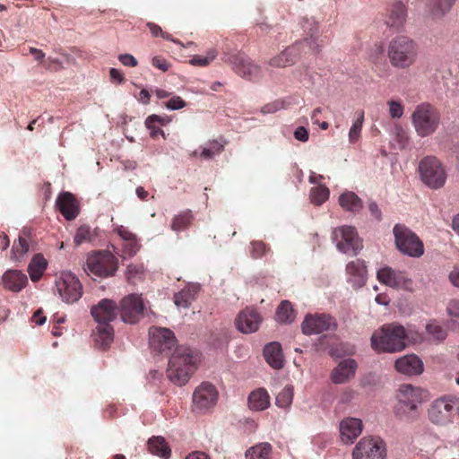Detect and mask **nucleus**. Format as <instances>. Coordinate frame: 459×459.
Here are the masks:
<instances>
[{"instance_id": "nucleus-1", "label": "nucleus", "mask_w": 459, "mask_h": 459, "mask_svg": "<svg viewBox=\"0 0 459 459\" xmlns=\"http://www.w3.org/2000/svg\"><path fill=\"white\" fill-rule=\"evenodd\" d=\"M422 335L414 329L397 324H387L375 331L371 336V347L377 352H398L411 343L422 341Z\"/></svg>"}, {"instance_id": "nucleus-2", "label": "nucleus", "mask_w": 459, "mask_h": 459, "mask_svg": "<svg viewBox=\"0 0 459 459\" xmlns=\"http://www.w3.org/2000/svg\"><path fill=\"white\" fill-rule=\"evenodd\" d=\"M198 360V354L191 349L184 346L177 347L169 361L167 370L169 379L175 385H185L196 369Z\"/></svg>"}, {"instance_id": "nucleus-3", "label": "nucleus", "mask_w": 459, "mask_h": 459, "mask_svg": "<svg viewBox=\"0 0 459 459\" xmlns=\"http://www.w3.org/2000/svg\"><path fill=\"white\" fill-rule=\"evenodd\" d=\"M419 48L416 41L408 36L393 38L387 47V56L393 67L407 69L417 61Z\"/></svg>"}, {"instance_id": "nucleus-4", "label": "nucleus", "mask_w": 459, "mask_h": 459, "mask_svg": "<svg viewBox=\"0 0 459 459\" xmlns=\"http://www.w3.org/2000/svg\"><path fill=\"white\" fill-rule=\"evenodd\" d=\"M440 119L441 115L437 108L429 102L417 105L411 114L412 125L421 137L434 134L440 124Z\"/></svg>"}, {"instance_id": "nucleus-5", "label": "nucleus", "mask_w": 459, "mask_h": 459, "mask_svg": "<svg viewBox=\"0 0 459 459\" xmlns=\"http://www.w3.org/2000/svg\"><path fill=\"white\" fill-rule=\"evenodd\" d=\"M428 417L437 426L452 424L459 417L458 400L447 395L434 400L428 409Z\"/></svg>"}, {"instance_id": "nucleus-6", "label": "nucleus", "mask_w": 459, "mask_h": 459, "mask_svg": "<svg viewBox=\"0 0 459 459\" xmlns=\"http://www.w3.org/2000/svg\"><path fill=\"white\" fill-rule=\"evenodd\" d=\"M418 171L420 180L429 188H441L446 181L445 168L434 156L424 157L419 163Z\"/></svg>"}, {"instance_id": "nucleus-7", "label": "nucleus", "mask_w": 459, "mask_h": 459, "mask_svg": "<svg viewBox=\"0 0 459 459\" xmlns=\"http://www.w3.org/2000/svg\"><path fill=\"white\" fill-rule=\"evenodd\" d=\"M427 390L409 384L400 385L397 394L398 410L407 415H415L419 405L429 400Z\"/></svg>"}, {"instance_id": "nucleus-8", "label": "nucleus", "mask_w": 459, "mask_h": 459, "mask_svg": "<svg viewBox=\"0 0 459 459\" xmlns=\"http://www.w3.org/2000/svg\"><path fill=\"white\" fill-rule=\"evenodd\" d=\"M117 270V259L109 251H98L87 257L85 271L99 278L113 276Z\"/></svg>"}, {"instance_id": "nucleus-9", "label": "nucleus", "mask_w": 459, "mask_h": 459, "mask_svg": "<svg viewBox=\"0 0 459 459\" xmlns=\"http://www.w3.org/2000/svg\"><path fill=\"white\" fill-rule=\"evenodd\" d=\"M394 235L397 248L412 257H420L424 253L423 244L418 236L402 224L394 227Z\"/></svg>"}, {"instance_id": "nucleus-10", "label": "nucleus", "mask_w": 459, "mask_h": 459, "mask_svg": "<svg viewBox=\"0 0 459 459\" xmlns=\"http://www.w3.org/2000/svg\"><path fill=\"white\" fill-rule=\"evenodd\" d=\"M352 459H386V445L380 437H364L353 448Z\"/></svg>"}, {"instance_id": "nucleus-11", "label": "nucleus", "mask_w": 459, "mask_h": 459, "mask_svg": "<svg viewBox=\"0 0 459 459\" xmlns=\"http://www.w3.org/2000/svg\"><path fill=\"white\" fill-rule=\"evenodd\" d=\"M55 284L58 295L66 303H74L82 295V285L71 272H62L56 279Z\"/></svg>"}, {"instance_id": "nucleus-12", "label": "nucleus", "mask_w": 459, "mask_h": 459, "mask_svg": "<svg viewBox=\"0 0 459 459\" xmlns=\"http://www.w3.org/2000/svg\"><path fill=\"white\" fill-rule=\"evenodd\" d=\"M332 238L337 248L345 254L356 255L362 247L361 241L354 227L342 226L335 228Z\"/></svg>"}, {"instance_id": "nucleus-13", "label": "nucleus", "mask_w": 459, "mask_h": 459, "mask_svg": "<svg viewBox=\"0 0 459 459\" xmlns=\"http://www.w3.org/2000/svg\"><path fill=\"white\" fill-rule=\"evenodd\" d=\"M223 61L229 63L238 75L247 80L256 81L262 75L261 67L240 54L225 56Z\"/></svg>"}, {"instance_id": "nucleus-14", "label": "nucleus", "mask_w": 459, "mask_h": 459, "mask_svg": "<svg viewBox=\"0 0 459 459\" xmlns=\"http://www.w3.org/2000/svg\"><path fill=\"white\" fill-rule=\"evenodd\" d=\"M144 304L142 297L129 294L120 301L119 313L121 319L128 324H134L143 316Z\"/></svg>"}, {"instance_id": "nucleus-15", "label": "nucleus", "mask_w": 459, "mask_h": 459, "mask_svg": "<svg viewBox=\"0 0 459 459\" xmlns=\"http://www.w3.org/2000/svg\"><path fill=\"white\" fill-rule=\"evenodd\" d=\"M337 327L335 319L325 314L308 315L302 323V332L305 334H317L325 331H334Z\"/></svg>"}, {"instance_id": "nucleus-16", "label": "nucleus", "mask_w": 459, "mask_h": 459, "mask_svg": "<svg viewBox=\"0 0 459 459\" xmlns=\"http://www.w3.org/2000/svg\"><path fill=\"white\" fill-rule=\"evenodd\" d=\"M150 336L151 348L160 353L169 351L177 342L174 333L169 328L152 327Z\"/></svg>"}, {"instance_id": "nucleus-17", "label": "nucleus", "mask_w": 459, "mask_h": 459, "mask_svg": "<svg viewBox=\"0 0 459 459\" xmlns=\"http://www.w3.org/2000/svg\"><path fill=\"white\" fill-rule=\"evenodd\" d=\"M119 313V307L116 301L103 299L91 308V314L97 324H109L113 322Z\"/></svg>"}, {"instance_id": "nucleus-18", "label": "nucleus", "mask_w": 459, "mask_h": 459, "mask_svg": "<svg viewBox=\"0 0 459 459\" xmlns=\"http://www.w3.org/2000/svg\"><path fill=\"white\" fill-rule=\"evenodd\" d=\"M302 28L306 37L298 42H307L305 48L311 54H317L321 51L324 40L320 38L319 24L314 19H304Z\"/></svg>"}, {"instance_id": "nucleus-19", "label": "nucleus", "mask_w": 459, "mask_h": 459, "mask_svg": "<svg viewBox=\"0 0 459 459\" xmlns=\"http://www.w3.org/2000/svg\"><path fill=\"white\" fill-rule=\"evenodd\" d=\"M262 317L253 307H246L240 311L235 320L238 330L243 333H251L258 330Z\"/></svg>"}, {"instance_id": "nucleus-20", "label": "nucleus", "mask_w": 459, "mask_h": 459, "mask_svg": "<svg viewBox=\"0 0 459 459\" xmlns=\"http://www.w3.org/2000/svg\"><path fill=\"white\" fill-rule=\"evenodd\" d=\"M218 399V392L214 385L210 383H202L193 394L194 405L204 410L213 406Z\"/></svg>"}, {"instance_id": "nucleus-21", "label": "nucleus", "mask_w": 459, "mask_h": 459, "mask_svg": "<svg viewBox=\"0 0 459 459\" xmlns=\"http://www.w3.org/2000/svg\"><path fill=\"white\" fill-rule=\"evenodd\" d=\"M377 279L380 282L395 289H410L411 280L404 273L393 270L391 267H384L377 272Z\"/></svg>"}, {"instance_id": "nucleus-22", "label": "nucleus", "mask_w": 459, "mask_h": 459, "mask_svg": "<svg viewBox=\"0 0 459 459\" xmlns=\"http://www.w3.org/2000/svg\"><path fill=\"white\" fill-rule=\"evenodd\" d=\"M56 204L61 214L67 220H74L80 212V204L70 192H63L56 198Z\"/></svg>"}, {"instance_id": "nucleus-23", "label": "nucleus", "mask_w": 459, "mask_h": 459, "mask_svg": "<svg viewBox=\"0 0 459 459\" xmlns=\"http://www.w3.org/2000/svg\"><path fill=\"white\" fill-rule=\"evenodd\" d=\"M357 368L355 359H343L332 370L331 380L334 384H344L355 376Z\"/></svg>"}, {"instance_id": "nucleus-24", "label": "nucleus", "mask_w": 459, "mask_h": 459, "mask_svg": "<svg viewBox=\"0 0 459 459\" xmlns=\"http://www.w3.org/2000/svg\"><path fill=\"white\" fill-rule=\"evenodd\" d=\"M361 432L362 421L359 419L348 417L340 423L341 438L346 444L353 443Z\"/></svg>"}, {"instance_id": "nucleus-25", "label": "nucleus", "mask_w": 459, "mask_h": 459, "mask_svg": "<svg viewBox=\"0 0 459 459\" xmlns=\"http://www.w3.org/2000/svg\"><path fill=\"white\" fill-rule=\"evenodd\" d=\"M406 16L405 5L400 1H395L387 8L385 23L388 27L398 30L404 25Z\"/></svg>"}, {"instance_id": "nucleus-26", "label": "nucleus", "mask_w": 459, "mask_h": 459, "mask_svg": "<svg viewBox=\"0 0 459 459\" xmlns=\"http://www.w3.org/2000/svg\"><path fill=\"white\" fill-rule=\"evenodd\" d=\"M395 368L402 374L408 376L420 375L423 372V363L421 359L414 355H405L395 361Z\"/></svg>"}, {"instance_id": "nucleus-27", "label": "nucleus", "mask_w": 459, "mask_h": 459, "mask_svg": "<svg viewBox=\"0 0 459 459\" xmlns=\"http://www.w3.org/2000/svg\"><path fill=\"white\" fill-rule=\"evenodd\" d=\"M346 273L349 276L348 281L353 287L359 288L365 284L367 268L362 260L356 259L350 262L346 265Z\"/></svg>"}, {"instance_id": "nucleus-28", "label": "nucleus", "mask_w": 459, "mask_h": 459, "mask_svg": "<svg viewBox=\"0 0 459 459\" xmlns=\"http://www.w3.org/2000/svg\"><path fill=\"white\" fill-rule=\"evenodd\" d=\"M94 345L106 350L114 339V329L109 324H98L91 334Z\"/></svg>"}, {"instance_id": "nucleus-29", "label": "nucleus", "mask_w": 459, "mask_h": 459, "mask_svg": "<svg viewBox=\"0 0 459 459\" xmlns=\"http://www.w3.org/2000/svg\"><path fill=\"white\" fill-rule=\"evenodd\" d=\"M3 283L5 289L19 292L27 285L28 278L22 271L8 270L3 275Z\"/></svg>"}, {"instance_id": "nucleus-30", "label": "nucleus", "mask_w": 459, "mask_h": 459, "mask_svg": "<svg viewBox=\"0 0 459 459\" xmlns=\"http://www.w3.org/2000/svg\"><path fill=\"white\" fill-rule=\"evenodd\" d=\"M264 357L266 362L274 369H281L284 366L281 345L277 342H273L265 345Z\"/></svg>"}, {"instance_id": "nucleus-31", "label": "nucleus", "mask_w": 459, "mask_h": 459, "mask_svg": "<svg viewBox=\"0 0 459 459\" xmlns=\"http://www.w3.org/2000/svg\"><path fill=\"white\" fill-rule=\"evenodd\" d=\"M200 290L197 284H187L174 295V303L178 307L188 308Z\"/></svg>"}, {"instance_id": "nucleus-32", "label": "nucleus", "mask_w": 459, "mask_h": 459, "mask_svg": "<svg viewBox=\"0 0 459 459\" xmlns=\"http://www.w3.org/2000/svg\"><path fill=\"white\" fill-rule=\"evenodd\" d=\"M306 44L307 42L296 41L281 51L284 56V61L287 63L288 66L293 65L300 58L306 56L308 54H311L307 49L305 48Z\"/></svg>"}, {"instance_id": "nucleus-33", "label": "nucleus", "mask_w": 459, "mask_h": 459, "mask_svg": "<svg viewBox=\"0 0 459 459\" xmlns=\"http://www.w3.org/2000/svg\"><path fill=\"white\" fill-rule=\"evenodd\" d=\"M339 204L346 212L358 213L363 208L362 200L351 191H345L339 196Z\"/></svg>"}, {"instance_id": "nucleus-34", "label": "nucleus", "mask_w": 459, "mask_h": 459, "mask_svg": "<svg viewBox=\"0 0 459 459\" xmlns=\"http://www.w3.org/2000/svg\"><path fill=\"white\" fill-rule=\"evenodd\" d=\"M48 267V261L41 254H36L28 266V272L32 281H38Z\"/></svg>"}, {"instance_id": "nucleus-35", "label": "nucleus", "mask_w": 459, "mask_h": 459, "mask_svg": "<svg viewBox=\"0 0 459 459\" xmlns=\"http://www.w3.org/2000/svg\"><path fill=\"white\" fill-rule=\"evenodd\" d=\"M149 451L155 455L167 459L170 456L171 450L165 438L158 436L152 437L148 441Z\"/></svg>"}, {"instance_id": "nucleus-36", "label": "nucleus", "mask_w": 459, "mask_h": 459, "mask_svg": "<svg viewBox=\"0 0 459 459\" xmlns=\"http://www.w3.org/2000/svg\"><path fill=\"white\" fill-rule=\"evenodd\" d=\"M169 122V117H160L158 115H152L145 120V126L150 130V134L153 140H158V136L161 135L165 138L164 131L160 128V126H164Z\"/></svg>"}, {"instance_id": "nucleus-37", "label": "nucleus", "mask_w": 459, "mask_h": 459, "mask_svg": "<svg viewBox=\"0 0 459 459\" xmlns=\"http://www.w3.org/2000/svg\"><path fill=\"white\" fill-rule=\"evenodd\" d=\"M269 395L264 389L253 391L248 396V405L251 410L263 411L269 405Z\"/></svg>"}, {"instance_id": "nucleus-38", "label": "nucleus", "mask_w": 459, "mask_h": 459, "mask_svg": "<svg viewBox=\"0 0 459 459\" xmlns=\"http://www.w3.org/2000/svg\"><path fill=\"white\" fill-rule=\"evenodd\" d=\"M272 446L269 443H260L246 452L247 459H269Z\"/></svg>"}, {"instance_id": "nucleus-39", "label": "nucleus", "mask_w": 459, "mask_h": 459, "mask_svg": "<svg viewBox=\"0 0 459 459\" xmlns=\"http://www.w3.org/2000/svg\"><path fill=\"white\" fill-rule=\"evenodd\" d=\"M295 318L292 305L289 300H283L276 310V319L281 323L290 324Z\"/></svg>"}, {"instance_id": "nucleus-40", "label": "nucleus", "mask_w": 459, "mask_h": 459, "mask_svg": "<svg viewBox=\"0 0 459 459\" xmlns=\"http://www.w3.org/2000/svg\"><path fill=\"white\" fill-rule=\"evenodd\" d=\"M95 238L94 233L88 225L80 226L74 236V243L79 247L84 243H90Z\"/></svg>"}, {"instance_id": "nucleus-41", "label": "nucleus", "mask_w": 459, "mask_h": 459, "mask_svg": "<svg viewBox=\"0 0 459 459\" xmlns=\"http://www.w3.org/2000/svg\"><path fill=\"white\" fill-rule=\"evenodd\" d=\"M329 195V189L325 186L319 185L310 189L309 198L313 204L321 205L328 200Z\"/></svg>"}, {"instance_id": "nucleus-42", "label": "nucleus", "mask_w": 459, "mask_h": 459, "mask_svg": "<svg viewBox=\"0 0 459 459\" xmlns=\"http://www.w3.org/2000/svg\"><path fill=\"white\" fill-rule=\"evenodd\" d=\"M357 118L352 123L351 127L349 131V140L351 143H356L360 138V134L362 130V126L364 122V111L359 110L356 112Z\"/></svg>"}, {"instance_id": "nucleus-43", "label": "nucleus", "mask_w": 459, "mask_h": 459, "mask_svg": "<svg viewBox=\"0 0 459 459\" xmlns=\"http://www.w3.org/2000/svg\"><path fill=\"white\" fill-rule=\"evenodd\" d=\"M455 2V0H431L430 11L435 16H443L451 9Z\"/></svg>"}, {"instance_id": "nucleus-44", "label": "nucleus", "mask_w": 459, "mask_h": 459, "mask_svg": "<svg viewBox=\"0 0 459 459\" xmlns=\"http://www.w3.org/2000/svg\"><path fill=\"white\" fill-rule=\"evenodd\" d=\"M192 213L190 211L185 212L174 217L171 228L175 231H181L189 227L192 222Z\"/></svg>"}, {"instance_id": "nucleus-45", "label": "nucleus", "mask_w": 459, "mask_h": 459, "mask_svg": "<svg viewBox=\"0 0 459 459\" xmlns=\"http://www.w3.org/2000/svg\"><path fill=\"white\" fill-rule=\"evenodd\" d=\"M217 50L215 48H211L207 51L206 55L204 56H194L189 63L193 65L197 66H207L209 65L217 56Z\"/></svg>"}, {"instance_id": "nucleus-46", "label": "nucleus", "mask_w": 459, "mask_h": 459, "mask_svg": "<svg viewBox=\"0 0 459 459\" xmlns=\"http://www.w3.org/2000/svg\"><path fill=\"white\" fill-rule=\"evenodd\" d=\"M293 399V387L286 385L276 396V404L281 408L290 406Z\"/></svg>"}, {"instance_id": "nucleus-47", "label": "nucleus", "mask_w": 459, "mask_h": 459, "mask_svg": "<svg viewBox=\"0 0 459 459\" xmlns=\"http://www.w3.org/2000/svg\"><path fill=\"white\" fill-rule=\"evenodd\" d=\"M13 259L20 262L24 255L29 251V245L24 238L19 236L18 242H14L13 246Z\"/></svg>"}, {"instance_id": "nucleus-48", "label": "nucleus", "mask_w": 459, "mask_h": 459, "mask_svg": "<svg viewBox=\"0 0 459 459\" xmlns=\"http://www.w3.org/2000/svg\"><path fill=\"white\" fill-rule=\"evenodd\" d=\"M117 234L123 239H125L126 241L134 242V243L129 244V252H130L131 255H134L137 251L136 244H135V240H136L135 235L124 226H120L117 229Z\"/></svg>"}, {"instance_id": "nucleus-49", "label": "nucleus", "mask_w": 459, "mask_h": 459, "mask_svg": "<svg viewBox=\"0 0 459 459\" xmlns=\"http://www.w3.org/2000/svg\"><path fill=\"white\" fill-rule=\"evenodd\" d=\"M389 115L394 119L401 118L404 112V106L402 101L390 100L387 101Z\"/></svg>"}, {"instance_id": "nucleus-50", "label": "nucleus", "mask_w": 459, "mask_h": 459, "mask_svg": "<svg viewBox=\"0 0 459 459\" xmlns=\"http://www.w3.org/2000/svg\"><path fill=\"white\" fill-rule=\"evenodd\" d=\"M289 103H287L284 100L278 99L270 103H267L261 108V112L263 114H273L279 110L284 109L288 107Z\"/></svg>"}, {"instance_id": "nucleus-51", "label": "nucleus", "mask_w": 459, "mask_h": 459, "mask_svg": "<svg viewBox=\"0 0 459 459\" xmlns=\"http://www.w3.org/2000/svg\"><path fill=\"white\" fill-rule=\"evenodd\" d=\"M427 333L435 340L442 341L446 337V333L443 327L435 322H430L426 325Z\"/></svg>"}, {"instance_id": "nucleus-52", "label": "nucleus", "mask_w": 459, "mask_h": 459, "mask_svg": "<svg viewBox=\"0 0 459 459\" xmlns=\"http://www.w3.org/2000/svg\"><path fill=\"white\" fill-rule=\"evenodd\" d=\"M269 247L263 241L251 242V255L254 258H260L269 250Z\"/></svg>"}, {"instance_id": "nucleus-53", "label": "nucleus", "mask_w": 459, "mask_h": 459, "mask_svg": "<svg viewBox=\"0 0 459 459\" xmlns=\"http://www.w3.org/2000/svg\"><path fill=\"white\" fill-rule=\"evenodd\" d=\"M393 135L398 143H406L409 141V134L407 131L401 126H394L393 129Z\"/></svg>"}, {"instance_id": "nucleus-54", "label": "nucleus", "mask_w": 459, "mask_h": 459, "mask_svg": "<svg viewBox=\"0 0 459 459\" xmlns=\"http://www.w3.org/2000/svg\"><path fill=\"white\" fill-rule=\"evenodd\" d=\"M165 107L171 110L180 109L186 107V101L179 96H174L165 102Z\"/></svg>"}, {"instance_id": "nucleus-55", "label": "nucleus", "mask_w": 459, "mask_h": 459, "mask_svg": "<svg viewBox=\"0 0 459 459\" xmlns=\"http://www.w3.org/2000/svg\"><path fill=\"white\" fill-rule=\"evenodd\" d=\"M143 274V266L139 264H129L126 268V277L128 281H133V279L137 276H142Z\"/></svg>"}, {"instance_id": "nucleus-56", "label": "nucleus", "mask_w": 459, "mask_h": 459, "mask_svg": "<svg viewBox=\"0 0 459 459\" xmlns=\"http://www.w3.org/2000/svg\"><path fill=\"white\" fill-rule=\"evenodd\" d=\"M147 27L149 28V30H150V31H151V33L152 34L153 37H159L160 36V37H161V38H163L165 39L174 41L171 39L170 35L169 33H167V32H164L159 25H157V24H155L153 22H148L147 23Z\"/></svg>"}, {"instance_id": "nucleus-57", "label": "nucleus", "mask_w": 459, "mask_h": 459, "mask_svg": "<svg viewBox=\"0 0 459 459\" xmlns=\"http://www.w3.org/2000/svg\"><path fill=\"white\" fill-rule=\"evenodd\" d=\"M268 65L270 66L275 67V68L288 67L287 63L284 61V56L282 55V52H281L278 55L270 58V60L268 61Z\"/></svg>"}, {"instance_id": "nucleus-58", "label": "nucleus", "mask_w": 459, "mask_h": 459, "mask_svg": "<svg viewBox=\"0 0 459 459\" xmlns=\"http://www.w3.org/2000/svg\"><path fill=\"white\" fill-rule=\"evenodd\" d=\"M152 64L154 67L161 70L162 72L168 71L169 67L168 61L160 56H154L152 60Z\"/></svg>"}, {"instance_id": "nucleus-59", "label": "nucleus", "mask_w": 459, "mask_h": 459, "mask_svg": "<svg viewBox=\"0 0 459 459\" xmlns=\"http://www.w3.org/2000/svg\"><path fill=\"white\" fill-rule=\"evenodd\" d=\"M118 59L126 66L134 67L138 64L136 58L130 54H122Z\"/></svg>"}, {"instance_id": "nucleus-60", "label": "nucleus", "mask_w": 459, "mask_h": 459, "mask_svg": "<svg viewBox=\"0 0 459 459\" xmlns=\"http://www.w3.org/2000/svg\"><path fill=\"white\" fill-rule=\"evenodd\" d=\"M44 65L48 70L57 71L62 67V62L57 58L48 57L45 61Z\"/></svg>"}, {"instance_id": "nucleus-61", "label": "nucleus", "mask_w": 459, "mask_h": 459, "mask_svg": "<svg viewBox=\"0 0 459 459\" xmlns=\"http://www.w3.org/2000/svg\"><path fill=\"white\" fill-rule=\"evenodd\" d=\"M294 137L299 142H307L308 140V132L304 126H299L294 131Z\"/></svg>"}, {"instance_id": "nucleus-62", "label": "nucleus", "mask_w": 459, "mask_h": 459, "mask_svg": "<svg viewBox=\"0 0 459 459\" xmlns=\"http://www.w3.org/2000/svg\"><path fill=\"white\" fill-rule=\"evenodd\" d=\"M447 312L452 316L459 317V299L450 301L447 306Z\"/></svg>"}, {"instance_id": "nucleus-63", "label": "nucleus", "mask_w": 459, "mask_h": 459, "mask_svg": "<svg viewBox=\"0 0 459 459\" xmlns=\"http://www.w3.org/2000/svg\"><path fill=\"white\" fill-rule=\"evenodd\" d=\"M368 210L371 213V215L377 220L381 221L382 219V212L379 209L378 205L375 202H370L368 204Z\"/></svg>"}, {"instance_id": "nucleus-64", "label": "nucleus", "mask_w": 459, "mask_h": 459, "mask_svg": "<svg viewBox=\"0 0 459 459\" xmlns=\"http://www.w3.org/2000/svg\"><path fill=\"white\" fill-rule=\"evenodd\" d=\"M449 280L454 286L459 288V266L455 267L454 270L449 273Z\"/></svg>"}]
</instances>
